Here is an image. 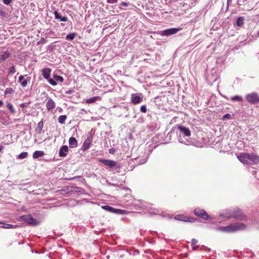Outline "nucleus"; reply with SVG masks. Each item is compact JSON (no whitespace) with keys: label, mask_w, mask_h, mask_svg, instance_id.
<instances>
[{"label":"nucleus","mask_w":259,"mask_h":259,"mask_svg":"<svg viewBox=\"0 0 259 259\" xmlns=\"http://www.w3.org/2000/svg\"><path fill=\"white\" fill-rule=\"evenodd\" d=\"M232 2V0H227V4H229L231 3Z\"/></svg>","instance_id":"nucleus-50"},{"label":"nucleus","mask_w":259,"mask_h":259,"mask_svg":"<svg viewBox=\"0 0 259 259\" xmlns=\"http://www.w3.org/2000/svg\"><path fill=\"white\" fill-rule=\"evenodd\" d=\"M92 136L88 137L84 141L83 143V145L82 147V149L83 151H86L90 148V145L92 143Z\"/></svg>","instance_id":"nucleus-13"},{"label":"nucleus","mask_w":259,"mask_h":259,"mask_svg":"<svg viewBox=\"0 0 259 259\" xmlns=\"http://www.w3.org/2000/svg\"><path fill=\"white\" fill-rule=\"evenodd\" d=\"M220 216L222 217H224V215L222 214H221Z\"/></svg>","instance_id":"nucleus-56"},{"label":"nucleus","mask_w":259,"mask_h":259,"mask_svg":"<svg viewBox=\"0 0 259 259\" xmlns=\"http://www.w3.org/2000/svg\"><path fill=\"white\" fill-rule=\"evenodd\" d=\"M175 219L178 221H181L185 222H192L194 221V219L191 217H186L182 214L176 215Z\"/></svg>","instance_id":"nucleus-12"},{"label":"nucleus","mask_w":259,"mask_h":259,"mask_svg":"<svg viewBox=\"0 0 259 259\" xmlns=\"http://www.w3.org/2000/svg\"><path fill=\"white\" fill-rule=\"evenodd\" d=\"M240 211L238 210L236 211V212L234 211L232 214L230 215V216H228L227 218L229 219L230 218H239L240 217Z\"/></svg>","instance_id":"nucleus-25"},{"label":"nucleus","mask_w":259,"mask_h":259,"mask_svg":"<svg viewBox=\"0 0 259 259\" xmlns=\"http://www.w3.org/2000/svg\"><path fill=\"white\" fill-rule=\"evenodd\" d=\"M3 104V102L0 100V107H1Z\"/></svg>","instance_id":"nucleus-53"},{"label":"nucleus","mask_w":259,"mask_h":259,"mask_svg":"<svg viewBox=\"0 0 259 259\" xmlns=\"http://www.w3.org/2000/svg\"><path fill=\"white\" fill-rule=\"evenodd\" d=\"M118 0H107L108 4H114L117 3Z\"/></svg>","instance_id":"nucleus-44"},{"label":"nucleus","mask_w":259,"mask_h":259,"mask_svg":"<svg viewBox=\"0 0 259 259\" xmlns=\"http://www.w3.org/2000/svg\"><path fill=\"white\" fill-rule=\"evenodd\" d=\"M120 5L121 6H123V7H127L128 6V4L127 3H125V2H121L120 3Z\"/></svg>","instance_id":"nucleus-47"},{"label":"nucleus","mask_w":259,"mask_h":259,"mask_svg":"<svg viewBox=\"0 0 259 259\" xmlns=\"http://www.w3.org/2000/svg\"><path fill=\"white\" fill-rule=\"evenodd\" d=\"M40 41L41 42H42V44H45V43L46 42V39H45L44 38L42 37V38H41V39H40Z\"/></svg>","instance_id":"nucleus-49"},{"label":"nucleus","mask_w":259,"mask_h":259,"mask_svg":"<svg viewBox=\"0 0 259 259\" xmlns=\"http://www.w3.org/2000/svg\"><path fill=\"white\" fill-rule=\"evenodd\" d=\"M198 243V240H196L195 238H193L191 240V245L193 246L192 249L193 250H196L198 248V246L197 245V244Z\"/></svg>","instance_id":"nucleus-28"},{"label":"nucleus","mask_w":259,"mask_h":259,"mask_svg":"<svg viewBox=\"0 0 259 259\" xmlns=\"http://www.w3.org/2000/svg\"><path fill=\"white\" fill-rule=\"evenodd\" d=\"M231 100L233 101L241 102L242 101V98L240 96H235L232 97Z\"/></svg>","instance_id":"nucleus-32"},{"label":"nucleus","mask_w":259,"mask_h":259,"mask_svg":"<svg viewBox=\"0 0 259 259\" xmlns=\"http://www.w3.org/2000/svg\"><path fill=\"white\" fill-rule=\"evenodd\" d=\"M151 213H153V214H156V213H157V212H156V211H153V212H151Z\"/></svg>","instance_id":"nucleus-55"},{"label":"nucleus","mask_w":259,"mask_h":259,"mask_svg":"<svg viewBox=\"0 0 259 259\" xmlns=\"http://www.w3.org/2000/svg\"><path fill=\"white\" fill-rule=\"evenodd\" d=\"M247 101L251 104H257L259 103V96L255 92H252L247 94L245 96Z\"/></svg>","instance_id":"nucleus-6"},{"label":"nucleus","mask_w":259,"mask_h":259,"mask_svg":"<svg viewBox=\"0 0 259 259\" xmlns=\"http://www.w3.org/2000/svg\"><path fill=\"white\" fill-rule=\"evenodd\" d=\"M69 144L70 148H75L77 146V141L73 137H71L69 139Z\"/></svg>","instance_id":"nucleus-18"},{"label":"nucleus","mask_w":259,"mask_h":259,"mask_svg":"<svg viewBox=\"0 0 259 259\" xmlns=\"http://www.w3.org/2000/svg\"><path fill=\"white\" fill-rule=\"evenodd\" d=\"M2 149H3V147L0 146V152L2 151Z\"/></svg>","instance_id":"nucleus-54"},{"label":"nucleus","mask_w":259,"mask_h":259,"mask_svg":"<svg viewBox=\"0 0 259 259\" xmlns=\"http://www.w3.org/2000/svg\"><path fill=\"white\" fill-rule=\"evenodd\" d=\"M14 92V90L11 88H8L6 89L5 91V94L6 95L9 94H12Z\"/></svg>","instance_id":"nucleus-38"},{"label":"nucleus","mask_w":259,"mask_h":259,"mask_svg":"<svg viewBox=\"0 0 259 259\" xmlns=\"http://www.w3.org/2000/svg\"><path fill=\"white\" fill-rule=\"evenodd\" d=\"M147 159H148V156H146L144 158L140 159V161H139L138 162H139V164H144L147 162Z\"/></svg>","instance_id":"nucleus-39"},{"label":"nucleus","mask_w":259,"mask_h":259,"mask_svg":"<svg viewBox=\"0 0 259 259\" xmlns=\"http://www.w3.org/2000/svg\"><path fill=\"white\" fill-rule=\"evenodd\" d=\"M245 225L241 223H236L226 227H219L216 230L223 232H233L237 231L242 230L245 228Z\"/></svg>","instance_id":"nucleus-2"},{"label":"nucleus","mask_w":259,"mask_h":259,"mask_svg":"<svg viewBox=\"0 0 259 259\" xmlns=\"http://www.w3.org/2000/svg\"><path fill=\"white\" fill-rule=\"evenodd\" d=\"M51 72V69L49 68H45L42 70V75L43 77L46 79L50 77Z\"/></svg>","instance_id":"nucleus-19"},{"label":"nucleus","mask_w":259,"mask_h":259,"mask_svg":"<svg viewBox=\"0 0 259 259\" xmlns=\"http://www.w3.org/2000/svg\"><path fill=\"white\" fill-rule=\"evenodd\" d=\"M16 72L15 67L14 65L10 67L8 69V74H13Z\"/></svg>","instance_id":"nucleus-33"},{"label":"nucleus","mask_w":259,"mask_h":259,"mask_svg":"<svg viewBox=\"0 0 259 259\" xmlns=\"http://www.w3.org/2000/svg\"><path fill=\"white\" fill-rule=\"evenodd\" d=\"M244 17L242 16L239 17L236 20V25L238 26L241 27L244 23Z\"/></svg>","instance_id":"nucleus-24"},{"label":"nucleus","mask_w":259,"mask_h":259,"mask_svg":"<svg viewBox=\"0 0 259 259\" xmlns=\"http://www.w3.org/2000/svg\"><path fill=\"white\" fill-rule=\"evenodd\" d=\"M178 131H177V134L178 135V139L180 143L187 144L186 141L182 139V137H189L191 135V132L189 128L186 127L182 125H178Z\"/></svg>","instance_id":"nucleus-3"},{"label":"nucleus","mask_w":259,"mask_h":259,"mask_svg":"<svg viewBox=\"0 0 259 259\" xmlns=\"http://www.w3.org/2000/svg\"><path fill=\"white\" fill-rule=\"evenodd\" d=\"M116 152V149L115 148H111L109 150V152L110 154H115Z\"/></svg>","instance_id":"nucleus-46"},{"label":"nucleus","mask_w":259,"mask_h":259,"mask_svg":"<svg viewBox=\"0 0 259 259\" xmlns=\"http://www.w3.org/2000/svg\"><path fill=\"white\" fill-rule=\"evenodd\" d=\"M140 111L142 112L146 113L147 112V107L146 105H142L140 108Z\"/></svg>","instance_id":"nucleus-40"},{"label":"nucleus","mask_w":259,"mask_h":259,"mask_svg":"<svg viewBox=\"0 0 259 259\" xmlns=\"http://www.w3.org/2000/svg\"><path fill=\"white\" fill-rule=\"evenodd\" d=\"M131 208L135 210L144 209L146 205L144 202L139 200H134L131 205Z\"/></svg>","instance_id":"nucleus-8"},{"label":"nucleus","mask_w":259,"mask_h":259,"mask_svg":"<svg viewBox=\"0 0 259 259\" xmlns=\"http://www.w3.org/2000/svg\"><path fill=\"white\" fill-rule=\"evenodd\" d=\"M48 81L49 82L50 84H51L52 85H56L57 84V82L55 81V80L53 78H50V77L47 79Z\"/></svg>","instance_id":"nucleus-36"},{"label":"nucleus","mask_w":259,"mask_h":259,"mask_svg":"<svg viewBox=\"0 0 259 259\" xmlns=\"http://www.w3.org/2000/svg\"><path fill=\"white\" fill-rule=\"evenodd\" d=\"M219 77L218 69L216 67H213L210 70L206 77V79L210 84H212L218 79Z\"/></svg>","instance_id":"nucleus-5"},{"label":"nucleus","mask_w":259,"mask_h":259,"mask_svg":"<svg viewBox=\"0 0 259 259\" xmlns=\"http://www.w3.org/2000/svg\"><path fill=\"white\" fill-rule=\"evenodd\" d=\"M28 156V153L27 152H23L20 153L18 156V158L19 159H24L27 157Z\"/></svg>","instance_id":"nucleus-35"},{"label":"nucleus","mask_w":259,"mask_h":259,"mask_svg":"<svg viewBox=\"0 0 259 259\" xmlns=\"http://www.w3.org/2000/svg\"><path fill=\"white\" fill-rule=\"evenodd\" d=\"M29 104V103H23L20 104V107L22 108H24L28 106Z\"/></svg>","instance_id":"nucleus-42"},{"label":"nucleus","mask_w":259,"mask_h":259,"mask_svg":"<svg viewBox=\"0 0 259 259\" xmlns=\"http://www.w3.org/2000/svg\"><path fill=\"white\" fill-rule=\"evenodd\" d=\"M19 221L25 222L28 225L32 226H37L39 224L38 221L34 219L31 214L20 215L18 218Z\"/></svg>","instance_id":"nucleus-4"},{"label":"nucleus","mask_w":259,"mask_h":259,"mask_svg":"<svg viewBox=\"0 0 259 259\" xmlns=\"http://www.w3.org/2000/svg\"><path fill=\"white\" fill-rule=\"evenodd\" d=\"M18 82L23 88L26 87L28 84V80L27 79H24V75H20L19 77Z\"/></svg>","instance_id":"nucleus-20"},{"label":"nucleus","mask_w":259,"mask_h":259,"mask_svg":"<svg viewBox=\"0 0 259 259\" xmlns=\"http://www.w3.org/2000/svg\"><path fill=\"white\" fill-rule=\"evenodd\" d=\"M43 127H44V122H42V121H39L37 123V128H36L37 130L38 131V133H40L41 132V131L42 130Z\"/></svg>","instance_id":"nucleus-31"},{"label":"nucleus","mask_w":259,"mask_h":259,"mask_svg":"<svg viewBox=\"0 0 259 259\" xmlns=\"http://www.w3.org/2000/svg\"><path fill=\"white\" fill-rule=\"evenodd\" d=\"M45 155V153L42 151H35L32 155L33 159H37Z\"/></svg>","instance_id":"nucleus-21"},{"label":"nucleus","mask_w":259,"mask_h":259,"mask_svg":"<svg viewBox=\"0 0 259 259\" xmlns=\"http://www.w3.org/2000/svg\"><path fill=\"white\" fill-rule=\"evenodd\" d=\"M99 161L104 164L105 165L108 166L111 168L114 167L117 165V162L115 161L112 160L99 159Z\"/></svg>","instance_id":"nucleus-11"},{"label":"nucleus","mask_w":259,"mask_h":259,"mask_svg":"<svg viewBox=\"0 0 259 259\" xmlns=\"http://www.w3.org/2000/svg\"><path fill=\"white\" fill-rule=\"evenodd\" d=\"M256 36L257 37H259V30H258L257 31V32H256Z\"/></svg>","instance_id":"nucleus-51"},{"label":"nucleus","mask_w":259,"mask_h":259,"mask_svg":"<svg viewBox=\"0 0 259 259\" xmlns=\"http://www.w3.org/2000/svg\"><path fill=\"white\" fill-rule=\"evenodd\" d=\"M0 223V228H3L5 229H16L19 227L18 225H12L2 222Z\"/></svg>","instance_id":"nucleus-15"},{"label":"nucleus","mask_w":259,"mask_h":259,"mask_svg":"<svg viewBox=\"0 0 259 259\" xmlns=\"http://www.w3.org/2000/svg\"><path fill=\"white\" fill-rule=\"evenodd\" d=\"M67 119V116L66 115H62L59 116L58 120V122L60 124H64Z\"/></svg>","instance_id":"nucleus-26"},{"label":"nucleus","mask_w":259,"mask_h":259,"mask_svg":"<svg viewBox=\"0 0 259 259\" xmlns=\"http://www.w3.org/2000/svg\"><path fill=\"white\" fill-rule=\"evenodd\" d=\"M68 151V147L66 145H64L60 149L59 154L61 157H65L67 155V153Z\"/></svg>","instance_id":"nucleus-16"},{"label":"nucleus","mask_w":259,"mask_h":259,"mask_svg":"<svg viewBox=\"0 0 259 259\" xmlns=\"http://www.w3.org/2000/svg\"><path fill=\"white\" fill-rule=\"evenodd\" d=\"M56 103L51 98L48 99L46 103V107L48 111H50L55 108Z\"/></svg>","instance_id":"nucleus-14"},{"label":"nucleus","mask_w":259,"mask_h":259,"mask_svg":"<svg viewBox=\"0 0 259 259\" xmlns=\"http://www.w3.org/2000/svg\"><path fill=\"white\" fill-rule=\"evenodd\" d=\"M3 2L5 5H9L12 2V0H3Z\"/></svg>","instance_id":"nucleus-45"},{"label":"nucleus","mask_w":259,"mask_h":259,"mask_svg":"<svg viewBox=\"0 0 259 259\" xmlns=\"http://www.w3.org/2000/svg\"><path fill=\"white\" fill-rule=\"evenodd\" d=\"M99 98L100 97L98 96L90 98L87 100L86 102L89 104L92 103L96 102Z\"/></svg>","instance_id":"nucleus-29"},{"label":"nucleus","mask_w":259,"mask_h":259,"mask_svg":"<svg viewBox=\"0 0 259 259\" xmlns=\"http://www.w3.org/2000/svg\"><path fill=\"white\" fill-rule=\"evenodd\" d=\"M148 128L151 130H153L154 128L153 127H151V126H148Z\"/></svg>","instance_id":"nucleus-52"},{"label":"nucleus","mask_w":259,"mask_h":259,"mask_svg":"<svg viewBox=\"0 0 259 259\" xmlns=\"http://www.w3.org/2000/svg\"><path fill=\"white\" fill-rule=\"evenodd\" d=\"M75 191L80 193H83L84 192V190L80 187H76Z\"/></svg>","instance_id":"nucleus-41"},{"label":"nucleus","mask_w":259,"mask_h":259,"mask_svg":"<svg viewBox=\"0 0 259 259\" xmlns=\"http://www.w3.org/2000/svg\"><path fill=\"white\" fill-rule=\"evenodd\" d=\"M180 30V28H171L165 29L162 31H161V36H169L172 34H175L177 33L178 31Z\"/></svg>","instance_id":"nucleus-9"},{"label":"nucleus","mask_w":259,"mask_h":259,"mask_svg":"<svg viewBox=\"0 0 259 259\" xmlns=\"http://www.w3.org/2000/svg\"><path fill=\"white\" fill-rule=\"evenodd\" d=\"M231 118V114H230L229 113H227L226 114H225L224 116H223V119H230Z\"/></svg>","instance_id":"nucleus-43"},{"label":"nucleus","mask_w":259,"mask_h":259,"mask_svg":"<svg viewBox=\"0 0 259 259\" xmlns=\"http://www.w3.org/2000/svg\"><path fill=\"white\" fill-rule=\"evenodd\" d=\"M143 99V96L141 94H133L131 96V102L134 104H137L141 102Z\"/></svg>","instance_id":"nucleus-10"},{"label":"nucleus","mask_w":259,"mask_h":259,"mask_svg":"<svg viewBox=\"0 0 259 259\" xmlns=\"http://www.w3.org/2000/svg\"><path fill=\"white\" fill-rule=\"evenodd\" d=\"M53 78L56 81H60L62 82L64 81V78L62 76L58 75L57 74H53Z\"/></svg>","instance_id":"nucleus-30"},{"label":"nucleus","mask_w":259,"mask_h":259,"mask_svg":"<svg viewBox=\"0 0 259 259\" xmlns=\"http://www.w3.org/2000/svg\"><path fill=\"white\" fill-rule=\"evenodd\" d=\"M72 93V90H67L66 91V94H70Z\"/></svg>","instance_id":"nucleus-48"},{"label":"nucleus","mask_w":259,"mask_h":259,"mask_svg":"<svg viewBox=\"0 0 259 259\" xmlns=\"http://www.w3.org/2000/svg\"><path fill=\"white\" fill-rule=\"evenodd\" d=\"M112 208H113L112 207H111L109 205H104V206H102V209H103L108 212H111Z\"/></svg>","instance_id":"nucleus-37"},{"label":"nucleus","mask_w":259,"mask_h":259,"mask_svg":"<svg viewBox=\"0 0 259 259\" xmlns=\"http://www.w3.org/2000/svg\"><path fill=\"white\" fill-rule=\"evenodd\" d=\"M76 35V33L75 32L70 33L66 35V39L68 40H72L74 38Z\"/></svg>","instance_id":"nucleus-27"},{"label":"nucleus","mask_w":259,"mask_h":259,"mask_svg":"<svg viewBox=\"0 0 259 259\" xmlns=\"http://www.w3.org/2000/svg\"><path fill=\"white\" fill-rule=\"evenodd\" d=\"M111 213L117 214H124L126 213V211L124 209H117L113 207Z\"/></svg>","instance_id":"nucleus-22"},{"label":"nucleus","mask_w":259,"mask_h":259,"mask_svg":"<svg viewBox=\"0 0 259 259\" xmlns=\"http://www.w3.org/2000/svg\"><path fill=\"white\" fill-rule=\"evenodd\" d=\"M54 14L56 19L60 20L61 22H66L67 21V18L65 16L62 17L57 11H55Z\"/></svg>","instance_id":"nucleus-17"},{"label":"nucleus","mask_w":259,"mask_h":259,"mask_svg":"<svg viewBox=\"0 0 259 259\" xmlns=\"http://www.w3.org/2000/svg\"><path fill=\"white\" fill-rule=\"evenodd\" d=\"M194 212L196 216L201 218L204 220H208L211 218V217L204 209H200L199 208H195Z\"/></svg>","instance_id":"nucleus-7"},{"label":"nucleus","mask_w":259,"mask_h":259,"mask_svg":"<svg viewBox=\"0 0 259 259\" xmlns=\"http://www.w3.org/2000/svg\"><path fill=\"white\" fill-rule=\"evenodd\" d=\"M237 158L244 164H255L259 162V156L253 153H241Z\"/></svg>","instance_id":"nucleus-1"},{"label":"nucleus","mask_w":259,"mask_h":259,"mask_svg":"<svg viewBox=\"0 0 259 259\" xmlns=\"http://www.w3.org/2000/svg\"><path fill=\"white\" fill-rule=\"evenodd\" d=\"M10 55L11 54L9 52H4L1 55V59L2 61H5L10 57Z\"/></svg>","instance_id":"nucleus-23"},{"label":"nucleus","mask_w":259,"mask_h":259,"mask_svg":"<svg viewBox=\"0 0 259 259\" xmlns=\"http://www.w3.org/2000/svg\"><path fill=\"white\" fill-rule=\"evenodd\" d=\"M7 108L10 110V111L12 113H15V110L14 109L13 106L12 104L9 103L7 105Z\"/></svg>","instance_id":"nucleus-34"}]
</instances>
